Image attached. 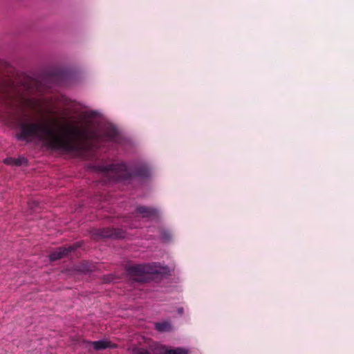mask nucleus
<instances>
[{
  "mask_svg": "<svg viewBox=\"0 0 354 354\" xmlns=\"http://www.w3.org/2000/svg\"><path fill=\"white\" fill-rule=\"evenodd\" d=\"M136 211L143 218H158L159 216L158 210L153 207L139 205L136 207Z\"/></svg>",
  "mask_w": 354,
  "mask_h": 354,
  "instance_id": "nucleus-6",
  "label": "nucleus"
},
{
  "mask_svg": "<svg viewBox=\"0 0 354 354\" xmlns=\"http://www.w3.org/2000/svg\"><path fill=\"white\" fill-rule=\"evenodd\" d=\"M79 247H80V244L76 243L68 246L57 248L49 254V259L50 261H55L57 260L63 259L67 257L71 252L75 250Z\"/></svg>",
  "mask_w": 354,
  "mask_h": 354,
  "instance_id": "nucleus-5",
  "label": "nucleus"
},
{
  "mask_svg": "<svg viewBox=\"0 0 354 354\" xmlns=\"http://www.w3.org/2000/svg\"><path fill=\"white\" fill-rule=\"evenodd\" d=\"M178 311L180 314H182L183 313V309L182 308H178Z\"/></svg>",
  "mask_w": 354,
  "mask_h": 354,
  "instance_id": "nucleus-15",
  "label": "nucleus"
},
{
  "mask_svg": "<svg viewBox=\"0 0 354 354\" xmlns=\"http://www.w3.org/2000/svg\"><path fill=\"white\" fill-rule=\"evenodd\" d=\"M26 159L24 158H6L4 160V162L7 165H16V166H21L26 162Z\"/></svg>",
  "mask_w": 354,
  "mask_h": 354,
  "instance_id": "nucleus-11",
  "label": "nucleus"
},
{
  "mask_svg": "<svg viewBox=\"0 0 354 354\" xmlns=\"http://www.w3.org/2000/svg\"><path fill=\"white\" fill-rule=\"evenodd\" d=\"M19 128L15 136L18 140H37L48 149L65 153L77 151L79 142L85 136V131L77 124L62 123L55 118L48 122L21 121Z\"/></svg>",
  "mask_w": 354,
  "mask_h": 354,
  "instance_id": "nucleus-1",
  "label": "nucleus"
},
{
  "mask_svg": "<svg viewBox=\"0 0 354 354\" xmlns=\"http://www.w3.org/2000/svg\"><path fill=\"white\" fill-rule=\"evenodd\" d=\"M170 270L167 266H160L158 263L138 264L127 268L128 274L133 280L138 282H146L154 274L167 275Z\"/></svg>",
  "mask_w": 354,
  "mask_h": 354,
  "instance_id": "nucleus-3",
  "label": "nucleus"
},
{
  "mask_svg": "<svg viewBox=\"0 0 354 354\" xmlns=\"http://www.w3.org/2000/svg\"><path fill=\"white\" fill-rule=\"evenodd\" d=\"M102 236L104 237H110L113 239H121L124 236V233L120 229H106L104 231Z\"/></svg>",
  "mask_w": 354,
  "mask_h": 354,
  "instance_id": "nucleus-7",
  "label": "nucleus"
},
{
  "mask_svg": "<svg viewBox=\"0 0 354 354\" xmlns=\"http://www.w3.org/2000/svg\"><path fill=\"white\" fill-rule=\"evenodd\" d=\"M119 132L118 129L111 124L103 126L100 135L99 140L102 142H118Z\"/></svg>",
  "mask_w": 354,
  "mask_h": 354,
  "instance_id": "nucleus-4",
  "label": "nucleus"
},
{
  "mask_svg": "<svg viewBox=\"0 0 354 354\" xmlns=\"http://www.w3.org/2000/svg\"><path fill=\"white\" fill-rule=\"evenodd\" d=\"M161 238L164 241H170L171 236L169 232L162 231L161 232Z\"/></svg>",
  "mask_w": 354,
  "mask_h": 354,
  "instance_id": "nucleus-13",
  "label": "nucleus"
},
{
  "mask_svg": "<svg viewBox=\"0 0 354 354\" xmlns=\"http://www.w3.org/2000/svg\"><path fill=\"white\" fill-rule=\"evenodd\" d=\"M90 344H92L96 351L105 349L107 348H115L116 346L112 344L111 342L100 340L95 342H90Z\"/></svg>",
  "mask_w": 354,
  "mask_h": 354,
  "instance_id": "nucleus-8",
  "label": "nucleus"
},
{
  "mask_svg": "<svg viewBox=\"0 0 354 354\" xmlns=\"http://www.w3.org/2000/svg\"><path fill=\"white\" fill-rule=\"evenodd\" d=\"M97 168L100 171L112 178L113 180L119 179L127 180L133 176L147 178L150 174V170L145 164L137 165L131 170L128 169L124 162H115L106 165H100L98 166Z\"/></svg>",
  "mask_w": 354,
  "mask_h": 354,
  "instance_id": "nucleus-2",
  "label": "nucleus"
},
{
  "mask_svg": "<svg viewBox=\"0 0 354 354\" xmlns=\"http://www.w3.org/2000/svg\"><path fill=\"white\" fill-rule=\"evenodd\" d=\"M89 114H90V120H91L92 118L97 116V113L95 111L90 110ZM90 123H91V122H90ZM95 138V134L93 132V129H91V124H90V158H91V152H92V149L93 147Z\"/></svg>",
  "mask_w": 354,
  "mask_h": 354,
  "instance_id": "nucleus-9",
  "label": "nucleus"
},
{
  "mask_svg": "<svg viewBox=\"0 0 354 354\" xmlns=\"http://www.w3.org/2000/svg\"><path fill=\"white\" fill-rule=\"evenodd\" d=\"M133 354H159V353L154 351L151 346L149 349L144 348H136L133 350Z\"/></svg>",
  "mask_w": 354,
  "mask_h": 354,
  "instance_id": "nucleus-12",
  "label": "nucleus"
},
{
  "mask_svg": "<svg viewBox=\"0 0 354 354\" xmlns=\"http://www.w3.org/2000/svg\"><path fill=\"white\" fill-rule=\"evenodd\" d=\"M89 169H90V171L93 169V167L91 165H90Z\"/></svg>",
  "mask_w": 354,
  "mask_h": 354,
  "instance_id": "nucleus-16",
  "label": "nucleus"
},
{
  "mask_svg": "<svg viewBox=\"0 0 354 354\" xmlns=\"http://www.w3.org/2000/svg\"><path fill=\"white\" fill-rule=\"evenodd\" d=\"M155 326L156 329L160 332L169 331L171 328V326L168 322H157Z\"/></svg>",
  "mask_w": 354,
  "mask_h": 354,
  "instance_id": "nucleus-10",
  "label": "nucleus"
},
{
  "mask_svg": "<svg viewBox=\"0 0 354 354\" xmlns=\"http://www.w3.org/2000/svg\"><path fill=\"white\" fill-rule=\"evenodd\" d=\"M46 113L51 115H56L57 111L53 108H48L46 111Z\"/></svg>",
  "mask_w": 354,
  "mask_h": 354,
  "instance_id": "nucleus-14",
  "label": "nucleus"
}]
</instances>
